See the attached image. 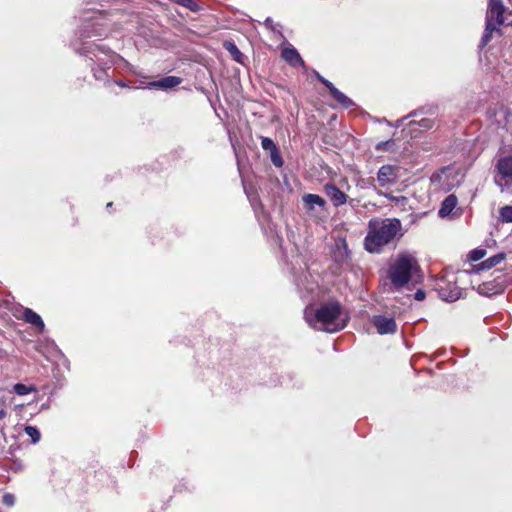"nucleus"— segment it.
I'll use <instances>...</instances> for the list:
<instances>
[{"instance_id": "11", "label": "nucleus", "mask_w": 512, "mask_h": 512, "mask_svg": "<svg viewBox=\"0 0 512 512\" xmlns=\"http://www.w3.org/2000/svg\"><path fill=\"white\" fill-rule=\"evenodd\" d=\"M281 55L282 58L292 66H304V62L300 54L293 47L283 48Z\"/></svg>"}, {"instance_id": "17", "label": "nucleus", "mask_w": 512, "mask_h": 512, "mask_svg": "<svg viewBox=\"0 0 512 512\" xmlns=\"http://www.w3.org/2000/svg\"><path fill=\"white\" fill-rule=\"evenodd\" d=\"M331 96L343 107L349 108L353 106V101L348 98L345 94L339 91L336 87L330 92Z\"/></svg>"}, {"instance_id": "2", "label": "nucleus", "mask_w": 512, "mask_h": 512, "mask_svg": "<svg viewBox=\"0 0 512 512\" xmlns=\"http://www.w3.org/2000/svg\"><path fill=\"white\" fill-rule=\"evenodd\" d=\"M400 220L393 218H374L368 222V232L364 240L365 249L370 253H379L400 232Z\"/></svg>"}, {"instance_id": "35", "label": "nucleus", "mask_w": 512, "mask_h": 512, "mask_svg": "<svg viewBox=\"0 0 512 512\" xmlns=\"http://www.w3.org/2000/svg\"><path fill=\"white\" fill-rule=\"evenodd\" d=\"M185 2V0H175V3L179 4V5H183V3Z\"/></svg>"}, {"instance_id": "18", "label": "nucleus", "mask_w": 512, "mask_h": 512, "mask_svg": "<svg viewBox=\"0 0 512 512\" xmlns=\"http://www.w3.org/2000/svg\"><path fill=\"white\" fill-rule=\"evenodd\" d=\"M409 126H410V128H409L410 132L426 131L433 127V121L431 119L424 118L417 123L410 122Z\"/></svg>"}, {"instance_id": "24", "label": "nucleus", "mask_w": 512, "mask_h": 512, "mask_svg": "<svg viewBox=\"0 0 512 512\" xmlns=\"http://www.w3.org/2000/svg\"><path fill=\"white\" fill-rule=\"evenodd\" d=\"M486 255V251L484 249H474L469 253V259L471 261H478L482 259Z\"/></svg>"}, {"instance_id": "33", "label": "nucleus", "mask_w": 512, "mask_h": 512, "mask_svg": "<svg viewBox=\"0 0 512 512\" xmlns=\"http://www.w3.org/2000/svg\"><path fill=\"white\" fill-rule=\"evenodd\" d=\"M6 416V412L4 410H0V420Z\"/></svg>"}, {"instance_id": "34", "label": "nucleus", "mask_w": 512, "mask_h": 512, "mask_svg": "<svg viewBox=\"0 0 512 512\" xmlns=\"http://www.w3.org/2000/svg\"><path fill=\"white\" fill-rule=\"evenodd\" d=\"M316 78H317L320 82H322V80H323V78H324V77H322L319 73H316Z\"/></svg>"}, {"instance_id": "25", "label": "nucleus", "mask_w": 512, "mask_h": 512, "mask_svg": "<svg viewBox=\"0 0 512 512\" xmlns=\"http://www.w3.org/2000/svg\"><path fill=\"white\" fill-rule=\"evenodd\" d=\"M182 6L189 9L192 12H197L200 10V6L193 0H185Z\"/></svg>"}, {"instance_id": "9", "label": "nucleus", "mask_w": 512, "mask_h": 512, "mask_svg": "<svg viewBox=\"0 0 512 512\" xmlns=\"http://www.w3.org/2000/svg\"><path fill=\"white\" fill-rule=\"evenodd\" d=\"M441 175L448 186L458 185L464 177V174L460 171V169L454 165H449L442 169Z\"/></svg>"}, {"instance_id": "29", "label": "nucleus", "mask_w": 512, "mask_h": 512, "mask_svg": "<svg viewBox=\"0 0 512 512\" xmlns=\"http://www.w3.org/2000/svg\"><path fill=\"white\" fill-rule=\"evenodd\" d=\"M415 299L418 300V301L424 300L425 299V292L423 290H418L415 293Z\"/></svg>"}, {"instance_id": "13", "label": "nucleus", "mask_w": 512, "mask_h": 512, "mask_svg": "<svg viewBox=\"0 0 512 512\" xmlns=\"http://www.w3.org/2000/svg\"><path fill=\"white\" fill-rule=\"evenodd\" d=\"M23 319L27 323H30L31 325H33L36 328H38L39 331H43L44 330V322H43L42 318L36 312H34L33 310H31L29 308L24 309V311H23Z\"/></svg>"}, {"instance_id": "7", "label": "nucleus", "mask_w": 512, "mask_h": 512, "mask_svg": "<svg viewBox=\"0 0 512 512\" xmlns=\"http://www.w3.org/2000/svg\"><path fill=\"white\" fill-rule=\"evenodd\" d=\"M438 292L440 297L448 302L456 301L461 296V289L455 284L438 283Z\"/></svg>"}, {"instance_id": "23", "label": "nucleus", "mask_w": 512, "mask_h": 512, "mask_svg": "<svg viewBox=\"0 0 512 512\" xmlns=\"http://www.w3.org/2000/svg\"><path fill=\"white\" fill-rule=\"evenodd\" d=\"M396 147V141L394 139L380 142L376 145V150H387V151H394Z\"/></svg>"}, {"instance_id": "37", "label": "nucleus", "mask_w": 512, "mask_h": 512, "mask_svg": "<svg viewBox=\"0 0 512 512\" xmlns=\"http://www.w3.org/2000/svg\"><path fill=\"white\" fill-rule=\"evenodd\" d=\"M118 85H119V86H121V87H126V85L124 84V82H119V83H118Z\"/></svg>"}, {"instance_id": "21", "label": "nucleus", "mask_w": 512, "mask_h": 512, "mask_svg": "<svg viewBox=\"0 0 512 512\" xmlns=\"http://www.w3.org/2000/svg\"><path fill=\"white\" fill-rule=\"evenodd\" d=\"M499 220L503 223H512V206L506 205L499 209Z\"/></svg>"}, {"instance_id": "39", "label": "nucleus", "mask_w": 512, "mask_h": 512, "mask_svg": "<svg viewBox=\"0 0 512 512\" xmlns=\"http://www.w3.org/2000/svg\"><path fill=\"white\" fill-rule=\"evenodd\" d=\"M94 54V57H96L97 61H101V59L98 57V55L96 53H93Z\"/></svg>"}, {"instance_id": "36", "label": "nucleus", "mask_w": 512, "mask_h": 512, "mask_svg": "<svg viewBox=\"0 0 512 512\" xmlns=\"http://www.w3.org/2000/svg\"><path fill=\"white\" fill-rule=\"evenodd\" d=\"M274 164H276V166H278V167H281V166H282V164H283V162H282V161L274 162Z\"/></svg>"}, {"instance_id": "5", "label": "nucleus", "mask_w": 512, "mask_h": 512, "mask_svg": "<svg viewBox=\"0 0 512 512\" xmlns=\"http://www.w3.org/2000/svg\"><path fill=\"white\" fill-rule=\"evenodd\" d=\"M497 169L496 184L502 191L512 188V162H498Z\"/></svg>"}, {"instance_id": "8", "label": "nucleus", "mask_w": 512, "mask_h": 512, "mask_svg": "<svg viewBox=\"0 0 512 512\" xmlns=\"http://www.w3.org/2000/svg\"><path fill=\"white\" fill-rule=\"evenodd\" d=\"M182 79L177 76H166L156 81H151L147 83L144 88H156L160 90H169L172 89L179 84H181Z\"/></svg>"}, {"instance_id": "32", "label": "nucleus", "mask_w": 512, "mask_h": 512, "mask_svg": "<svg viewBox=\"0 0 512 512\" xmlns=\"http://www.w3.org/2000/svg\"><path fill=\"white\" fill-rule=\"evenodd\" d=\"M498 160H508V161H511L512 160V154L508 155V156H501Z\"/></svg>"}, {"instance_id": "27", "label": "nucleus", "mask_w": 512, "mask_h": 512, "mask_svg": "<svg viewBox=\"0 0 512 512\" xmlns=\"http://www.w3.org/2000/svg\"><path fill=\"white\" fill-rule=\"evenodd\" d=\"M225 47L226 49L232 54L234 55L235 59L238 60V56L241 55L240 51L238 50V48L236 47L235 44L229 42V43H226L225 44Z\"/></svg>"}, {"instance_id": "38", "label": "nucleus", "mask_w": 512, "mask_h": 512, "mask_svg": "<svg viewBox=\"0 0 512 512\" xmlns=\"http://www.w3.org/2000/svg\"><path fill=\"white\" fill-rule=\"evenodd\" d=\"M85 20H93L94 18L93 17H88V16H85L84 18Z\"/></svg>"}, {"instance_id": "1", "label": "nucleus", "mask_w": 512, "mask_h": 512, "mask_svg": "<svg viewBox=\"0 0 512 512\" xmlns=\"http://www.w3.org/2000/svg\"><path fill=\"white\" fill-rule=\"evenodd\" d=\"M305 319L314 329L334 333L346 327L349 316L339 302L329 301L318 308H306Z\"/></svg>"}, {"instance_id": "31", "label": "nucleus", "mask_w": 512, "mask_h": 512, "mask_svg": "<svg viewBox=\"0 0 512 512\" xmlns=\"http://www.w3.org/2000/svg\"><path fill=\"white\" fill-rule=\"evenodd\" d=\"M322 83L329 89L330 92L333 88H335V86L325 78H323Z\"/></svg>"}, {"instance_id": "19", "label": "nucleus", "mask_w": 512, "mask_h": 512, "mask_svg": "<svg viewBox=\"0 0 512 512\" xmlns=\"http://www.w3.org/2000/svg\"><path fill=\"white\" fill-rule=\"evenodd\" d=\"M303 201L310 209H312L314 205H318L320 207L325 205V200L316 194H306L303 197Z\"/></svg>"}, {"instance_id": "26", "label": "nucleus", "mask_w": 512, "mask_h": 512, "mask_svg": "<svg viewBox=\"0 0 512 512\" xmlns=\"http://www.w3.org/2000/svg\"><path fill=\"white\" fill-rule=\"evenodd\" d=\"M182 6L189 9L192 12H197L200 10V6L193 0H185Z\"/></svg>"}, {"instance_id": "10", "label": "nucleus", "mask_w": 512, "mask_h": 512, "mask_svg": "<svg viewBox=\"0 0 512 512\" xmlns=\"http://www.w3.org/2000/svg\"><path fill=\"white\" fill-rule=\"evenodd\" d=\"M324 191L335 206L343 205L347 201V195L333 184H326Z\"/></svg>"}, {"instance_id": "30", "label": "nucleus", "mask_w": 512, "mask_h": 512, "mask_svg": "<svg viewBox=\"0 0 512 512\" xmlns=\"http://www.w3.org/2000/svg\"><path fill=\"white\" fill-rule=\"evenodd\" d=\"M322 83L329 89L330 92L333 88H335V86L325 78H323Z\"/></svg>"}, {"instance_id": "20", "label": "nucleus", "mask_w": 512, "mask_h": 512, "mask_svg": "<svg viewBox=\"0 0 512 512\" xmlns=\"http://www.w3.org/2000/svg\"><path fill=\"white\" fill-rule=\"evenodd\" d=\"M12 390L19 396L27 395L31 392H36L37 389L34 385H25L22 383H17L12 387Z\"/></svg>"}, {"instance_id": "22", "label": "nucleus", "mask_w": 512, "mask_h": 512, "mask_svg": "<svg viewBox=\"0 0 512 512\" xmlns=\"http://www.w3.org/2000/svg\"><path fill=\"white\" fill-rule=\"evenodd\" d=\"M24 430H25V433L29 437H31L33 443H37V442L40 441L41 434H40L39 430L36 427H34V426H26L24 428Z\"/></svg>"}, {"instance_id": "40", "label": "nucleus", "mask_w": 512, "mask_h": 512, "mask_svg": "<svg viewBox=\"0 0 512 512\" xmlns=\"http://www.w3.org/2000/svg\"><path fill=\"white\" fill-rule=\"evenodd\" d=\"M507 25H508V26H512V20H511V21H509V22H507Z\"/></svg>"}, {"instance_id": "3", "label": "nucleus", "mask_w": 512, "mask_h": 512, "mask_svg": "<svg viewBox=\"0 0 512 512\" xmlns=\"http://www.w3.org/2000/svg\"><path fill=\"white\" fill-rule=\"evenodd\" d=\"M419 272L416 258L409 253H401L390 263L387 277L393 287L401 289L417 277Z\"/></svg>"}, {"instance_id": "6", "label": "nucleus", "mask_w": 512, "mask_h": 512, "mask_svg": "<svg viewBox=\"0 0 512 512\" xmlns=\"http://www.w3.org/2000/svg\"><path fill=\"white\" fill-rule=\"evenodd\" d=\"M373 324L379 334H393L397 330L396 322L393 318L382 315L374 316Z\"/></svg>"}, {"instance_id": "14", "label": "nucleus", "mask_w": 512, "mask_h": 512, "mask_svg": "<svg viewBox=\"0 0 512 512\" xmlns=\"http://www.w3.org/2000/svg\"><path fill=\"white\" fill-rule=\"evenodd\" d=\"M457 205V197L455 195H449L447 196L444 201L442 202V205L439 210V216L440 217H446L448 216L453 209Z\"/></svg>"}, {"instance_id": "4", "label": "nucleus", "mask_w": 512, "mask_h": 512, "mask_svg": "<svg viewBox=\"0 0 512 512\" xmlns=\"http://www.w3.org/2000/svg\"><path fill=\"white\" fill-rule=\"evenodd\" d=\"M505 6L501 0H489L486 14V26L481 39V45L485 46L489 43L494 32L505 23L504 20Z\"/></svg>"}, {"instance_id": "28", "label": "nucleus", "mask_w": 512, "mask_h": 512, "mask_svg": "<svg viewBox=\"0 0 512 512\" xmlns=\"http://www.w3.org/2000/svg\"><path fill=\"white\" fill-rule=\"evenodd\" d=\"M3 503L8 507H12L15 504V496L10 493L4 494Z\"/></svg>"}, {"instance_id": "12", "label": "nucleus", "mask_w": 512, "mask_h": 512, "mask_svg": "<svg viewBox=\"0 0 512 512\" xmlns=\"http://www.w3.org/2000/svg\"><path fill=\"white\" fill-rule=\"evenodd\" d=\"M397 178L395 168L392 165H384L378 172V181L384 186L387 183L394 182Z\"/></svg>"}, {"instance_id": "16", "label": "nucleus", "mask_w": 512, "mask_h": 512, "mask_svg": "<svg viewBox=\"0 0 512 512\" xmlns=\"http://www.w3.org/2000/svg\"><path fill=\"white\" fill-rule=\"evenodd\" d=\"M503 259H504V255L503 254L494 255V256L486 259L485 261H483L478 266L474 267V271L478 272L480 270L491 269L494 266L498 265Z\"/></svg>"}, {"instance_id": "15", "label": "nucleus", "mask_w": 512, "mask_h": 512, "mask_svg": "<svg viewBox=\"0 0 512 512\" xmlns=\"http://www.w3.org/2000/svg\"><path fill=\"white\" fill-rule=\"evenodd\" d=\"M262 148L269 152L270 160H281L276 144L270 138L263 137L261 141Z\"/></svg>"}]
</instances>
